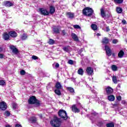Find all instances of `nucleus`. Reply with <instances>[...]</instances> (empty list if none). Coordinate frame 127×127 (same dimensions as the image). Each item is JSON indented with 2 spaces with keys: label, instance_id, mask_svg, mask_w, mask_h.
<instances>
[{
  "label": "nucleus",
  "instance_id": "1",
  "mask_svg": "<svg viewBox=\"0 0 127 127\" xmlns=\"http://www.w3.org/2000/svg\"><path fill=\"white\" fill-rule=\"evenodd\" d=\"M50 124L52 127H60L62 124L61 120L57 117H55L53 120H51Z\"/></svg>",
  "mask_w": 127,
  "mask_h": 127
},
{
  "label": "nucleus",
  "instance_id": "2",
  "mask_svg": "<svg viewBox=\"0 0 127 127\" xmlns=\"http://www.w3.org/2000/svg\"><path fill=\"white\" fill-rule=\"evenodd\" d=\"M82 13L84 15L91 16L94 13V10L91 8L87 7L83 9Z\"/></svg>",
  "mask_w": 127,
  "mask_h": 127
},
{
  "label": "nucleus",
  "instance_id": "3",
  "mask_svg": "<svg viewBox=\"0 0 127 127\" xmlns=\"http://www.w3.org/2000/svg\"><path fill=\"white\" fill-rule=\"evenodd\" d=\"M58 115L59 117L63 119L64 120H67L68 119V117L67 116V113L65 110H61L59 111L58 113Z\"/></svg>",
  "mask_w": 127,
  "mask_h": 127
},
{
  "label": "nucleus",
  "instance_id": "4",
  "mask_svg": "<svg viewBox=\"0 0 127 127\" xmlns=\"http://www.w3.org/2000/svg\"><path fill=\"white\" fill-rule=\"evenodd\" d=\"M32 105L33 107H39L40 102L39 101L35 96H32Z\"/></svg>",
  "mask_w": 127,
  "mask_h": 127
},
{
  "label": "nucleus",
  "instance_id": "5",
  "mask_svg": "<svg viewBox=\"0 0 127 127\" xmlns=\"http://www.w3.org/2000/svg\"><path fill=\"white\" fill-rule=\"evenodd\" d=\"M86 73L88 76H91L94 74V69L91 67H88L86 68Z\"/></svg>",
  "mask_w": 127,
  "mask_h": 127
},
{
  "label": "nucleus",
  "instance_id": "6",
  "mask_svg": "<svg viewBox=\"0 0 127 127\" xmlns=\"http://www.w3.org/2000/svg\"><path fill=\"white\" fill-rule=\"evenodd\" d=\"M39 11L41 14H43V15H48L49 14V12H48L47 10L44 8H40Z\"/></svg>",
  "mask_w": 127,
  "mask_h": 127
},
{
  "label": "nucleus",
  "instance_id": "7",
  "mask_svg": "<svg viewBox=\"0 0 127 127\" xmlns=\"http://www.w3.org/2000/svg\"><path fill=\"white\" fill-rule=\"evenodd\" d=\"M6 108H7V106H6V103L4 102H2L0 103V109L2 111H5L6 110Z\"/></svg>",
  "mask_w": 127,
  "mask_h": 127
},
{
  "label": "nucleus",
  "instance_id": "8",
  "mask_svg": "<svg viewBox=\"0 0 127 127\" xmlns=\"http://www.w3.org/2000/svg\"><path fill=\"white\" fill-rule=\"evenodd\" d=\"M105 50L106 51V54L108 56H111V55H112V51L108 46H105Z\"/></svg>",
  "mask_w": 127,
  "mask_h": 127
},
{
  "label": "nucleus",
  "instance_id": "9",
  "mask_svg": "<svg viewBox=\"0 0 127 127\" xmlns=\"http://www.w3.org/2000/svg\"><path fill=\"white\" fill-rule=\"evenodd\" d=\"M66 15L67 17H68V18H69L70 19H73V18H74V13H72L71 12H67L66 13Z\"/></svg>",
  "mask_w": 127,
  "mask_h": 127
},
{
  "label": "nucleus",
  "instance_id": "10",
  "mask_svg": "<svg viewBox=\"0 0 127 127\" xmlns=\"http://www.w3.org/2000/svg\"><path fill=\"white\" fill-rule=\"evenodd\" d=\"M106 94H107L108 95H111V94H112L113 92H114L113 88L109 86L106 88Z\"/></svg>",
  "mask_w": 127,
  "mask_h": 127
},
{
  "label": "nucleus",
  "instance_id": "11",
  "mask_svg": "<svg viewBox=\"0 0 127 127\" xmlns=\"http://www.w3.org/2000/svg\"><path fill=\"white\" fill-rule=\"evenodd\" d=\"M71 109L73 113H79L80 112V110L77 108L76 105H73L71 107Z\"/></svg>",
  "mask_w": 127,
  "mask_h": 127
},
{
  "label": "nucleus",
  "instance_id": "12",
  "mask_svg": "<svg viewBox=\"0 0 127 127\" xmlns=\"http://www.w3.org/2000/svg\"><path fill=\"white\" fill-rule=\"evenodd\" d=\"M8 34L11 36V37L13 38L16 37V36H17V33H16V32L14 31L9 32Z\"/></svg>",
  "mask_w": 127,
  "mask_h": 127
},
{
  "label": "nucleus",
  "instance_id": "13",
  "mask_svg": "<svg viewBox=\"0 0 127 127\" xmlns=\"http://www.w3.org/2000/svg\"><path fill=\"white\" fill-rule=\"evenodd\" d=\"M10 48L11 50H12V52L14 54H17V53H18V50H17V49H16V48H15V47H14L13 46H11L10 47Z\"/></svg>",
  "mask_w": 127,
  "mask_h": 127
},
{
  "label": "nucleus",
  "instance_id": "14",
  "mask_svg": "<svg viewBox=\"0 0 127 127\" xmlns=\"http://www.w3.org/2000/svg\"><path fill=\"white\" fill-rule=\"evenodd\" d=\"M27 107L29 108L32 107V96H31L28 100Z\"/></svg>",
  "mask_w": 127,
  "mask_h": 127
},
{
  "label": "nucleus",
  "instance_id": "15",
  "mask_svg": "<svg viewBox=\"0 0 127 127\" xmlns=\"http://www.w3.org/2000/svg\"><path fill=\"white\" fill-rule=\"evenodd\" d=\"M77 73L78 75H80V76H83V75H84V70L82 68H79L77 71Z\"/></svg>",
  "mask_w": 127,
  "mask_h": 127
},
{
  "label": "nucleus",
  "instance_id": "16",
  "mask_svg": "<svg viewBox=\"0 0 127 127\" xmlns=\"http://www.w3.org/2000/svg\"><path fill=\"white\" fill-rule=\"evenodd\" d=\"M124 55H125V52L123 50L120 51L118 53V57L119 58H123Z\"/></svg>",
  "mask_w": 127,
  "mask_h": 127
},
{
  "label": "nucleus",
  "instance_id": "17",
  "mask_svg": "<svg viewBox=\"0 0 127 127\" xmlns=\"http://www.w3.org/2000/svg\"><path fill=\"white\" fill-rule=\"evenodd\" d=\"M3 38L4 40H8L9 39V35L7 33H5L3 35Z\"/></svg>",
  "mask_w": 127,
  "mask_h": 127
},
{
  "label": "nucleus",
  "instance_id": "18",
  "mask_svg": "<svg viewBox=\"0 0 127 127\" xmlns=\"http://www.w3.org/2000/svg\"><path fill=\"white\" fill-rule=\"evenodd\" d=\"M109 38H104L102 39V43L103 44H108V43H109Z\"/></svg>",
  "mask_w": 127,
  "mask_h": 127
},
{
  "label": "nucleus",
  "instance_id": "19",
  "mask_svg": "<svg viewBox=\"0 0 127 127\" xmlns=\"http://www.w3.org/2000/svg\"><path fill=\"white\" fill-rule=\"evenodd\" d=\"M55 87L59 90L62 89V85H61V83H60V82H57Z\"/></svg>",
  "mask_w": 127,
  "mask_h": 127
},
{
  "label": "nucleus",
  "instance_id": "20",
  "mask_svg": "<svg viewBox=\"0 0 127 127\" xmlns=\"http://www.w3.org/2000/svg\"><path fill=\"white\" fill-rule=\"evenodd\" d=\"M4 4L5 6H7L8 7H9V6H12V5H13L12 3L8 1L4 2Z\"/></svg>",
  "mask_w": 127,
  "mask_h": 127
},
{
  "label": "nucleus",
  "instance_id": "21",
  "mask_svg": "<svg viewBox=\"0 0 127 127\" xmlns=\"http://www.w3.org/2000/svg\"><path fill=\"white\" fill-rule=\"evenodd\" d=\"M100 12L102 17H106V13L105 12V10H104V8H101L100 9Z\"/></svg>",
  "mask_w": 127,
  "mask_h": 127
},
{
  "label": "nucleus",
  "instance_id": "22",
  "mask_svg": "<svg viewBox=\"0 0 127 127\" xmlns=\"http://www.w3.org/2000/svg\"><path fill=\"white\" fill-rule=\"evenodd\" d=\"M55 12V7L53 6H50V13L51 14L54 13Z\"/></svg>",
  "mask_w": 127,
  "mask_h": 127
},
{
  "label": "nucleus",
  "instance_id": "23",
  "mask_svg": "<svg viewBox=\"0 0 127 127\" xmlns=\"http://www.w3.org/2000/svg\"><path fill=\"white\" fill-rule=\"evenodd\" d=\"M108 99L109 101H110L111 102H113V101H115V96H114L113 95L108 96Z\"/></svg>",
  "mask_w": 127,
  "mask_h": 127
},
{
  "label": "nucleus",
  "instance_id": "24",
  "mask_svg": "<svg viewBox=\"0 0 127 127\" xmlns=\"http://www.w3.org/2000/svg\"><path fill=\"white\" fill-rule=\"evenodd\" d=\"M71 36H72V38L74 39V41H79V39L78 38L77 35L73 33V34H72Z\"/></svg>",
  "mask_w": 127,
  "mask_h": 127
},
{
  "label": "nucleus",
  "instance_id": "25",
  "mask_svg": "<svg viewBox=\"0 0 127 127\" xmlns=\"http://www.w3.org/2000/svg\"><path fill=\"white\" fill-rule=\"evenodd\" d=\"M64 51H65V52H69V50H70V46H67L63 48Z\"/></svg>",
  "mask_w": 127,
  "mask_h": 127
},
{
  "label": "nucleus",
  "instance_id": "26",
  "mask_svg": "<svg viewBox=\"0 0 127 127\" xmlns=\"http://www.w3.org/2000/svg\"><path fill=\"white\" fill-rule=\"evenodd\" d=\"M21 39L22 40H25V39H27V35L26 34H23L21 36Z\"/></svg>",
  "mask_w": 127,
  "mask_h": 127
},
{
  "label": "nucleus",
  "instance_id": "27",
  "mask_svg": "<svg viewBox=\"0 0 127 127\" xmlns=\"http://www.w3.org/2000/svg\"><path fill=\"white\" fill-rule=\"evenodd\" d=\"M112 80L114 84H118V79H117V76H113L112 77Z\"/></svg>",
  "mask_w": 127,
  "mask_h": 127
},
{
  "label": "nucleus",
  "instance_id": "28",
  "mask_svg": "<svg viewBox=\"0 0 127 127\" xmlns=\"http://www.w3.org/2000/svg\"><path fill=\"white\" fill-rule=\"evenodd\" d=\"M117 12L118 13H122L123 12V9L121 7H117L116 8Z\"/></svg>",
  "mask_w": 127,
  "mask_h": 127
},
{
  "label": "nucleus",
  "instance_id": "29",
  "mask_svg": "<svg viewBox=\"0 0 127 127\" xmlns=\"http://www.w3.org/2000/svg\"><path fill=\"white\" fill-rule=\"evenodd\" d=\"M91 28L93 30H98V26L96 24H92Z\"/></svg>",
  "mask_w": 127,
  "mask_h": 127
},
{
  "label": "nucleus",
  "instance_id": "30",
  "mask_svg": "<svg viewBox=\"0 0 127 127\" xmlns=\"http://www.w3.org/2000/svg\"><path fill=\"white\" fill-rule=\"evenodd\" d=\"M55 93L56 95H58V96H61V91H60L59 89H56L55 90Z\"/></svg>",
  "mask_w": 127,
  "mask_h": 127
},
{
  "label": "nucleus",
  "instance_id": "31",
  "mask_svg": "<svg viewBox=\"0 0 127 127\" xmlns=\"http://www.w3.org/2000/svg\"><path fill=\"white\" fill-rule=\"evenodd\" d=\"M48 43L50 45H53V44H54V43H55V41H54L53 39H50L48 42Z\"/></svg>",
  "mask_w": 127,
  "mask_h": 127
},
{
  "label": "nucleus",
  "instance_id": "32",
  "mask_svg": "<svg viewBox=\"0 0 127 127\" xmlns=\"http://www.w3.org/2000/svg\"><path fill=\"white\" fill-rule=\"evenodd\" d=\"M6 85V83H5V81L3 80H0V86H5Z\"/></svg>",
  "mask_w": 127,
  "mask_h": 127
},
{
  "label": "nucleus",
  "instance_id": "33",
  "mask_svg": "<svg viewBox=\"0 0 127 127\" xmlns=\"http://www.w3.org/2000/svg\"><path fill=\"white\" fill-rule=\"evenodd\" d=\"M67 90H68V91H69L70 93H75V91L74 90V89L72 87H67Z\"/></svg>",
  "mask_w": 127,
  "mask_h": 127
},
{
  "label": "nucleus",
  "instance_id": "34",
  "mask_svg": "<svg viewBox=\"0 0 127 127\" xmlns=\"http://www.w3.org/2000/svg\"><path fill=\"white\" fill-rule=\"evenodd\" d=\"M112 69L113 71H117L118 70V67L116 65H113L112 66Z\"/></svg>",
  "mask_w": 127,
  "mask_h": 127
},
{
  "label": "nucleus",
  "instance_id": "35",
  "mask_svg": "<svg viewBox=\"0 0 127 127\" xmlns=\"http://www.w3.org/2000/svg\"><path fill=\"white\" fill-rule=\"evenodd\" d=\"M53 31L54 32H55V33H59V29H58V28H56V27H55L53 28Z\"/></svg>",
  "mask_w": 127,
  "mask_h": 127
},
{
  "label": "nucleus",
  "instance_id": "36",
  "mask_svg": "<svg viewBox=\"0 0 127 127\" xmlns=\"http://www.w3.org/2000/svg\"><path fill=\"white\" fill-rule=\"evenodd\" d=\"M115 3H122L124 1V0H114Z\"/></svg>",
  "mask_w": 127,
  "mask_h": 127
},
{
  "label": "nucleus",
  "instance_id": "37",
  "mask_svg": "<svg viewBox=\"0 0 127 127\" xmlns=\"http://www.w3.org/2000/svg\"><path fill=\"white\" fill-rule=\"evenodd\" d=\"M107 127H115V125L114 123H108L106 125Z\"/></svg>",
  "mask_w": 127,
  "mask_h": 127
},
{
  "label": "nucleus",
  "instance_id": "38",
  "mask_svg": "<svg viewBox=\"0 0 127 127\" xmlns=\"http://www.w3.org/2000/svg\"><path fill=\"white\" fill-rule=\"evenodd\" d=\"M73 27L75 29H81V27H80V26H79V25H73Z\"/></svg>",
  "mask_w": 127,
  "mask_h": 127
},
{
  "label": "nucleus",
  "instance_id": "39",
  "mask_svg": "<svg viewBox=\"0 0 127 127\" xmlns=\"http://www.w3.org/2000/svg\"><path fill=\"white\" fill-rule=\"evenodd\" d=\"M12 107L13 109H14V110H15V109H16V107H17V104H16V103H13Z\"/></svg>",
  "mask_w": 127,
  "mask_h": 127
},
{
  "label": "nucleus",
  "instance_id": "40",
  "mask_svg": "<svg viewBox=\"0 0 127 127\" xmlns=\"http://www.w3.org/2000/svg\"><path fill=\"white\" fill-rule=\"evenodd\" d=\"M118 42L119 41L117 39H114L112 41V43H113V44H117Z\"/></svg>",
  "mask_w": 127,
  "mask_h": 127
},
{
  "label": "nucleus",
  "instance_id": "41",
  "mask_svg": "<svg viewBox=\"0 0 127 127\" xmlns=\"http://www.w3.org/2000/svg\"><path fill=\"white\" fill-rule=\"evenodd\" d=\"M37 121V119H36V117H33L32 123H36Z\"/></svg>",
  "mask_w": 127,
  "mask_h": 127
},
{
  "label": "nucleus",
  "instance_id": "42",
  "mask_svg": "<svg viewBox=\"0 0 127 127\" xmlns=\"http://www.w3.org/2000/svg\"><path fill=\"white\" fill-rule=\"evenodd\" d=\"M5 116L6 117H9V116L10 115V113L8 111H6L4 113Z\"/></svg>",
  "mask_w": 127,
  "mask_h": 127
},
{
  "label": "nucleus",
  "instance_id": "43",
  "mask_svg": "<svg viewBox=\"0 0 127 127\" xmlns=\"http://www.w3.org/2000/svg\"><path fill=\"white\" fill-rule=\"evenodd\" d=\"M20 73L21 75H25V71L24 70H22L20 71Z\"/></svg>",
  "mask_w": 127,
  "mask_h": 127
},
{
  "label": "nucleus",
  "instance_id": "44",
  "mask_svg": "<svg viewBox=\"0 0 127 127\" xmlns=\"http://www.w3.org/2000/svg\"><path fill=\"white\" fill-rule=\"evenodd\" d=\"M32 59H33V60H37V59H38V57L36 56H32Z\"/></svg>",
  "mask_w": 127,
  "mask_h": 127
},
{
  "label": "nucleus",
  "instance_id": "45",
  "mask_svg": "<svg viewBox=\"0 0 127 127\" xmlns=\"http://www.w3.org/2000/svg\"><path fill=\"white\" fill-rule=\"evenodd\" d=\"M47 88L48 90H50V88H51V83H49L47 86Z\"/></svg>",
  "mask_w": 127,
  "mask_h": 127
},
{
  "label": "nucleus",
  "instance_id": "46",
  "mask_svg": "<svg viewBox=\"0 0 127 127\" xmlns=\"http://www.w3.org/2000/svg\"><path fill=\"white\" fill-rule=\"evenodd\" d=\"M73 63H74V62H73L72 60H70L68 61V64H70L71 65H72L73 64Z\"/></svg>",
  "mask_w": 127,
  "mask_h": 127
},
{
  "label": "nucleus",
  "instance_id": "47",
  "mask_svg": "<svg viewBox=\"0 0 127 127\" xmlns=\"http://www.w3.org/2000/svg\"><path fill=\"white\" fill-rule=\"evenodd\" d=\"M3 57H4L3 54H0V59H3Z\"/></svg>",
  "mask_w": 127,
  "mask_h": 127
},
{
  "label": "nucleus",
  "instance_id": "48",
  "mask_svg": "<svg viewBox=\"0 0 127 127\" xmlns=\"http://www.w3.org/2000/svg\"><path fill=\"white\" fill-rule=\"evenodd\" d=\"M15 127H22V126H21V125L17 124L15 125Z\"/></svg>",
  "mask_w": 127,
  "mask_h": 127
},
{
  "label": "nucleus",
  "instance_id": "49",
  "mask_svg": "<svg viewBox=\"0 0 127 127\" xmlns=\"http://www.w3.org/2000/svg\"><path fill=\"white\" fill-rule=\"evenodd\" d=\"M117 100H118V101H121V100H122V97H121V96H118V97H117Z\"/></svg>",
  "mask_w": 127,
  "mask_h": 127
},
{
  "label": "nucleus",
  "instance_id": "50",
  "mask_svg": "<svg viewBox=\"0 0 127 127\" xmlns=\"http://www.w3.org/2000/svg\"><path fill=\"white\" fill-rule=\"evenodd\" d=\"M122 23L123 24H126L127 23V21H126V20H122Z\"/></svg>",
  "mask_w": 127,
  "mask_h": 127
},
{
  "label": "nucleus",
  "instance_id": "51",
  "mask_svg": "<svg viewBox=\"0 0 127 127\" xmlns=\"http://www.w3.org/2000/svg\"><path fill=\"white\" fill-rule=\"evenodd\" d=\"M55 67L56 68H59V64L58 63L56 64Z\"/></svg>",
  "mask_w": 127,
  "mask_h": 127
},
{
  "label": "nucleus",
  "instance_id": "52",
  "mask_svg": "<svg viewBox=\"0 0 127 127\" xmlns=\"http://www.w3.org/2000/svg\"><path fill=\"white\" fill-rule=\"evenodd\" d=\"M29 122L31 124H32V118H31L30 119H29Z\"/></svg>",
  "mask_w": 127,
  "mask_h": 127
},
{
  "label": "nucleus",
  "instance_id": "53",
  "mask_svg": "<svg viewBox=\"0 0 127 127\" xmlns=\"http://www.w3.org/2000/svg\"><path fill=\"white\" fill-rule=\"evenodd\" d=\"M110 31V28L109 27H106V31L108 32Z\"/></svg>",
  "mask_w": 127,
  "mask_h": 127
},
{
  "label": "nucleus",
  "instance_id": "54",
  "mask_svg": "<svg viewBox=\"0 0 127 127\" xmlns=\"http://www.w3.org/2000/svg\"><path fill=\"white\" fill-rule=\"evenodd\" d=\"M63 35H65L66 34V32L65 31V30L63 31Z\"/></svg>",
  "mask_w": 127,
  "mask_h": 127
},
{
  "label": "nucleus",
  "instance_id": "55",
  "mask_svg": "<svg viewBox=\"0 0 127 127\" xmlns=\"http://www.w3.org/2000/svg\"><path fill=\"white\" fill-rule=\"evenodd\" d=\"M124 32L127 33V29L124 28L123 29Z\"/></svg>",
  "mask_w": 127,
  "mask_h": 127
},
{
  "label": "nucleus",
  "instance_id": "56",
  "mask_svg": "<svg viewBox=\"0 0 127 127\" xmlns=\"http://www.w3.org/2000/svg\"><path fill=\"white\" fill-rule=\"evenodd\" d=\"M96 35H97V36H101V34H99V33H97V34H96Z\"/></svg>",
  "mask_w": 127,
  "mask_h": 127
},
{
  "label": "nucleus",
  "instance_id": "57",
  "mask_svg": "<svg viewBox=\"0 0 127 127\" xmlns=\"http://www.w3.org/2000/svg\"><path fill=\"white\" fill-rule=\"evenodd\" d=\"M2 51V49L1 48H0V52H1Z\"/></svg>",
  "mask_w": 127,
  "mask_h": 127
},
{
  "label": "nucleus",
  "instance_id": "58",
  "mask_svg": "<svg viewBox=\"0 0 127 127\" xmlns=\"http://www.w3.org/2000/svg\"><path fill=\"white\" fill-rule=\"evenodd\" d=\"M107 80H110V78H107Z\"/></svg>",
  "mask_w": 127,
  "mask_h": 127
},
{
  "label": "nucleus",
  "instance_id": "59",
  "mask_svg": "<svg viewBox=\"0 0 127 127\" xmlns=\"http://www.w3.org/2000/svg\"><path fill=\"white\" fill-rule=\"evenodd\" d=\"M114 106H117V105L116 104H114Z\"/></svg>",
  "mask_w": 127,
  "mask_h": 127
}]
</instances>
